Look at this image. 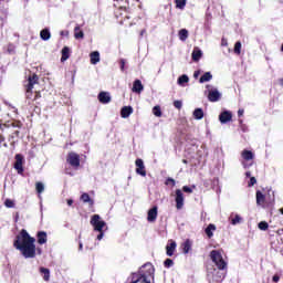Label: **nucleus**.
<instances>
[{"label": "nucleus", "instance_id": "nucleus-1", "mask_svg": "<svg viewBox=\"0 0 283 283\" xmlns=\"http://www.w3.org/2000/svg\"><path fill=\"white\" fill-rule=\"evenodd\" d=\"M36 239L28 233V230L22 229L13 241V247L20 251L25 259L36 258V251L41 255V249H36Z\"/></svg>", "mask_w": 283, "mask_h": 283}, {"label": "nucleus", "instance_id": "nucleus-2", "mask_svg": "<svg viewBox=\"0 0 283 283\" xmlns=\"http://www.w3.org/2000/svg\"><path fill=\"white\" fill-rule=\"evenodd\" d=\"M210 260L216 264L219 271H224L227 269V261L222 258V253L219 250H212L210 252Z\"/></svg>", "mask_w": 283, "mask_h": 283}, {"label": "nucleus", "instance_id": "nucleus-3", "mask_svg": "<svg viewBox=\"0 0 283 283\" xmlns=\"http://www.w3.org/2000/svg\"><path fill=\"white\" fill-rule=\"evenodd\" d=\"M21 127H23V124L19 120L12 122L11 123V127H7V129L4 130V134H10L9 138H19V129H21ZM14 128H17L14 130Z\"/></svg>", "mask_w": 283, "mask_h": 283}, {"label": "nucleus", "instance_id": "nucleus-4", "mask_svg": "<svg viewBox=\"0 0 283 283\" xmlns=\"http://www.w3.org/2000/svg\"><path fill=\"white\" fill-rule=\"evenodd\" d=\"M66 163L71 165L74 169H78L81 167V155L74 151L67 154Z\"/></svg>", "mask_w": 283, "mask_h": 283}, {"label": "nucleus", "instance_id": "nucleus-5", "mask_svg": "<svg viewBox=\"0 0 283 283\" xmlns=\"http://www.w3.org/2000/svg\"><path fill=\"white\" fill-rule=\"evenodd\" d=\"M14 158L15 161L13 164V168L15 169L17 174H19V176H23V171H25V169L23 168L25 158L21 154H17Z\"/></svg>", "mask_w": 283, "mask_h": 283}, {"label": "nucleus", "instance_id": "nucleus-6", "mask_svg": "<svg viewBox=\"0 0 283 283\" xmlns=\"http://www.w3.org/2000/svg\"><path fill=\"white\" fill-rule=\"evenodd\" d=\"M91 224L94 228V231H103L106 223L105 221L101 220L99 214H93L91 218Z\"/></svg>", "mask_w": 283, "mask_h": 283}, {"label": "nucleus", "instance_id": "nucleus-7", "mask_svg": "<svg viewBox=\"0 0 283 283\" xmlns=\"http://www.w3.org/2000/svg\"><path fill=\"white\" fill-rule=\"evenodd\" d=\"M175 202L176 209L180 210L185 207V193L180 189H176L175 191Z\"/></svg>", "mask_w": 283, "mask_h": 283}, {"label": "nucleus", "instance_id": "nucleus-8", "mask_svg": "<svg viewBox=\"0 0 283 283\" xmlns=\"http://www.w3.org/2000/svg\"><path fill=\"white\" fill-rule=\"evenodd\" d=\"M220 98H222V94L218 88H212L208 92V101H210V103H218Z\"/></svg>", "mask_w": 283, "mask_h": 283}, {"label": "nucleus", "instance_id": "nucleus-9", "mask_svg": "<svg viewBox=\"0 0 283 283\" xmlns=\"http://www.w3.org/2000/svg\"><path fill=\"white\" fill-rule=\"evenodd\" d=\"M135 165H136V174H138V176H147V170L145 169V161H143V159L137 158L135 160Z\"/></svg>", "mask_w": 283, "mask_h": 283}, {"label": "nucleus", "instance_id": "nucleus-10", "mask_svg": "<svg viewBox=\"0 0 283 283\" xmlns=\"http://www.w3.org/2000/svg\"><path fill=\"white\" fill-rule=\"evenodd\" d=\"M157 218H158V206H154L151 209L148 210L147 221L156 222Z\"/></svg>", "mask_w": 283, "mask_h": 283}, {"label": "nucleus", "instance_id": "nucleus-11", "mask_svg": "<svg viewBox=\"0 0 283 283\" xmlns=\"http://www.w3.org/2000/svg\"><path fill=\"white\" fill-rule=\"evenodd\" d=\"M34 85H39V75L33 73L28 78V84L24 87H29V90H34Z\"/></svg>", "mask_w": 283, "mask_h": 283}, {"label": "nucleus", "instance_id": "nucleus-12", "mask_svg": "<svg viewBox=\"0 0 283 283\" xmlns=\"http://www.w3.org/2000/svg\"><path fill=\"white\" fill-rule=\"evenodd\" d=\"M233 118V114L229 111H224L219 115V120L222 124L231 122Z\"/></svg>", "mask_w": 283, "mask_h": 283}, {"label": "nucleus", "instance_id": "nucleus-13", "mask_svg": "<svg viewBox=\"0 0 283 283\" xmlns=\"http://www.w3.org/2000/svg\"><path fill=\"white\" fill-rule=\"evenodd\" d=\"M99 103L103 105H107V103H112V96H109V93L107 92H99L97 96Z\"/></svg>", "mask_w": 283, "mask_h": 283}, {"label": "nucleus", "instance_id": "nucleus-14", "mask_svg": "<svg viewBox=\"0 0 283 283\" xmlns=\"http://www.w3.org/2000/svg\"><path fill=\"white\" fill-rule=\"evenodd\" d=\"M80 200H82L84 203H87L91 209H94V199L90 198V193H82Z\"/></svg>", "mask_w": 283, "mask_h": 283}, {"label": "nucleus", "instance_id": "nucleus-15", "mask_svg": "<svg viewBox=\"0 0 283 283\" xmlns=\"http://www.w3.org/2000/svg\"><path fill=\"white\" fill-rule=\"evenodd\" d=\"M144 90L145 86H143V82H140V80H135L133 83L132 92H134L135 94H140V92H143Z\"/></svg>", "mask_w": 283, "mask_h": 283}, {"label": "nucleus", "instance_id": "nucleus-16", "mask_svg": "<svg viewBox=\"0 0 283 283\" xmlns=\"http://www.w3.org/2000/svg\"><path fill=\"white\" fill-rule=\"evenodd\" d=\"M176 241H170V243L166 245V255H168V258L174 256V253H176Z\"/></svg>", "mask_w": 283, "mask_h": 283}, {"label": "nucleus", "instance_id": "nucleus-17", "mask_svg": "<svg viewBox=\"0 0 283 283\" xmlns=\"http://www.w3.org/2000/svg\"><path fill=\"white\" fill-rule=\"evenodd\" d=\"M132 114H134V108L132 106H124L120 109L122 118H129V116H132Z\"/></svg>", "mask_w": 283, "mask_h": 283}, {"label": "nucleus", "instance_id": "nucleus-18", "mask_svg": "<svg viewBox=\"0 0 283 283\" xmlns=\"http://www.w3.org/2000/svg\"><path fill=\"white\" fill-rule=\"evenodd\" d=\"M38 244H46L48 243V232L39 231L36 233Z\"/></svg>", "mask_w": 283, "mask_h": 283}, {"label": "nucleus", "instance_id": "nucleus-19", "mask_svg": "<svg viewBox=\"0 0 283 283\" xmlns=\"http://www.w3.org/2000/svg\"><path fill=\"white\" fill-rule=\"evenodd\" d=\"M264 202H266V196L262 193V191L256 190V205L258 207H264Z\"/></svg>", "mask_w": 283, "mask_h": 283}, {"label": "nucleus", "instance_id": "nucleus-20", "mask_svg": "<svg viewBox=\"0 0 283 283\" xmlns=\"http://www.w3.org/2000/svg\"><path fill=\"white\" fill-rule=\"evenodd\" d=\"M241 158H243V160L249 161L253 160V158H255V155L253 154V151L244 149L241 153Z\"/></svg>", "mask_w": 283, "mask_h": 283}, {"label": "nucleus", "instance_id": "nucleus-21", "mask_svg": "<svg viewBox=\"0 0 283 283\" xmlns=\"http://www.w3.org/2000/svg\"><path fill=\"white\" fill-rule=\"evenodd\" d=\"M191 247H192L191 240L187 239L184 243H181L182 253L187 255V253L191 251Z\"/></svg>", "mask_w": 283, "mask_h": 283}, {"label": "nucleus", "instance_id": "nucleus-22", "mask_svg": "<svg viewBox=\"0 0 283 283\" xmlns=\"http://www.w3.org/2000/svg\"><path fill=\"white\" fill-rule=\"evenodd\" d=\"M191 56H192V61H195V63H198V61L202 59V51L196 48L193 49Z\"/></svg>", "mask_w": 283, "mask_h": 283}, {"label": "nucleus", "instance_id": "nucleus-23", "mask_svg": "<svg viewBox=\"0 0 283 283\" xmlns=\"http://www.w3.org/2000/svg\"><path fill=\"white\" fill-rule=\"evenodd\" d=\"M90 56L92 65H96L101 61V53L98 51L92 52Z\"/></svg>", "mask_w": 283, "mask_h": 283}, {"label": "nucleus", "instance_id": "nucleus-24", "mask_svg": "<svg viewBox=\"0 0 283 283\" xmlns=\"http://www.w3.org/2000/svg\"><path fill=\"white\" fill-rule=\"evenodd\" d=\"M193 118H196V120H202V118H205V111H202V108H196L193 111Z\"/></svg>", "mask_w": 283, "mask_h": 283}, {"label": "nucleus", "instance_id": "nucleus-25", "mask_svg": "<svg viewBox=\"0 0 283 283\" xmlns=\"http://www.w3.org/2000/svg\"><path fill=\"white\" fill-rule=\"evenodd\" d=\"M74 36L75 39H85V33L81 30L78 24L74 28Z\"/></svg>", "mask_w": 283, "mask_h": 283}, {"label": "nucleus", "instance_id": "nucleus-26", "mask_svg": "<svg viewBox=\"0 0 283 283\" xmlns=\"http://www.w3.org/2000/svg\"><path fill=\"white\" fill-rule=\"evenodd\" d=\"M213 231H216V224L213 223H210L206 230H205V233L206 235H208L209 239L213 238Z\"/></svg>", "mask_w": 283, "mask_h": 283}, {"label": "nucleus", "instance_id": "nucleus-27", "mask_svg": "<svg viewBox=\"0 0 283 283\" xmlns=\"http://www.w3.org/2000/svg\"><path fill=\"white\" fill-rule=\"evenodd\" d=\"M40 36H41L42 41H50V38L52 36V34L50 33V29H43L40 32Z\"/></svg>", "mask_w": 283, "mask_h": 283}, {"label": "nucleus", "instance_id": "nucleus-28", "mask_svg": "<svg viewBox=\"0 0 283 283\" xmlns=\"http://www.w3.org/2000/svg\"><path fill=\"white\" fill-rule=\"evenodd\" d=\"M40 273H41V275H43L44 282H50V269L40 268Z\"/></svg>", "mask_w": 283, "mask_h": 283}, {"label": "nucleus", "instance_id": "nucleus-29", "mask_svg": "<svg viewBox=\"0 0 283 283\" xmlns=\"http://www.w3.org/2000/svg\"><path fill=\"white\" fill-rule=\"evenodd\" d=\"M67 59H70V49L67 46H64L62 49L61 62L65 63V61H67Z\"/></svg>", "mask_w": 283, "mask_h": 283}, {"label": "nucleus", "instance_id": "nucleus-30", "mask_svg": "<svg viewBox=\"0 0 283 283\" xmlns=\"http://www.w3.org/2000/svg\"><path fill=\"white\" fill-rule=\"evenodd\" d=\"M211 78H213V75L211 74V72H206V73L199 78V83H209V81H211Z\"/></svg>", "mask_w": 283, "mask_h": 283}, {"label": "nucleus", "instance_id": "nucleus-31", "mask_svg": "<svg viewBox=\"0 0 283 283\" xmlns=\"http://www.w3.org/2000/svg\"><path fill=\"white\" fill-rule=\"evenodd\" d=\"M178 34H179L180 41H185L186 39H189V31L187 29H181Z\"/></svg>", "mask_w": 283, "mask_h": 283}, {"label": "nucleus", "instance_id": "nucleus-32", "mask_svg": "<svg viewBox=\"0 0 283 283\" xmlns=\"http://www.w3.org/2000/svg\"><path fill=\"white\" fill-rule=\"evenodd\" d=\"M176 8L179 10H185V7L187 6V0H175Z\"/></svg>", "mask_w": 283, "mask_h": 283}, {"label": "nucleus", "instance_id": "nucleus-33", "mask_svg": "<svg viewBox=\"0 0 283 283\" xmlns=\"http://www.w3.org/2000/svg\"><path fill=\"white\" fill-rule=\"evenodd\" d=\"M35 190H36V193H43V191H45V186L43 185V182L41 181L35 182Z\"/></svg>", "mask_w": 283, "mask_h": 283}, {"label": "nucleus", "instance_id": "nucleus-34", "mask_svg": "<svg viewBox=\"0 0 283 283\" xmlns=\"http://www.w3.org/2000/svg\"><path fill=\"white\" fill-rule=\"evenodd\" d=\"M177 83L178 85H185V83H189V76L187 75L179 76Z\"/></svg>", "mask_w": 283, "mask_h": 283}, {"label": "nucleus", "instance_id": "nucleus-35", "mask_svg": "<svg viewBox=\"0 0 283 283\" xmlns=\"http://www.w3.org/2000/svg\"><path fill=\"white\" fill-rule=\"evenodd\" d=\"M224 280V273L217 272V274L213 275V281L216 283H220Z\"/></svg>", "mask_w": 283, "mask_h": 283}, {"label": "nucleus", "instance_id": "nucleus-36", "mask_svg": "<svg viewBox=\"0 0 283 283\" xmlns=\"http://www.w3.org/2000/svg\"><path fill=\"white\" fill-rule=\"evenodd\" d=\"M242 53V42L238 41L234 44V54H241Z\"/></svg>", "mask_w": 283, "mask_h": 283}, {"label": "nucleus", "instance_id": "nucleus-37", "mask_svg": "<svg viewBox=\"0 0 283 283\" xmlns=\"http://www.w3.org/2000/svg\"><path fill=\"white\" fill-rule=\"evenodd\" d=\"M153 114H154L155 116H157L158 118H160V116H163V111L160 109V106H155V107L153 108Z\"/></svg>", "mask_w": 283, "mask_h": 283}, {"label": "nucleus", "instance_id": "nucleus-38", "mask_svg": "<svg viewBox=\"0 0 283 283\" xmlns=\"http://www.w3.org/2000/svg\"><path fill=\"white\" fill-rule=\"evenodd\" d=\"M193 189H196V185H192L191 187H189V186H184L182 187V191L185 193H193Z\"/></svg>", "mask_w": 283, "mask_h": 283}, {"label": "nucleus", "instance_id": "nucleus-39", "mask_svg": "<svg viewBox=\"0 0 283 283\" xmlns=\"http://www.w3.org/2000/svg\"><path fill=\"white\" fill-rule=\"evenodd\" d=\"M25 87V98H28L29 101H32L33 96L32 95V90L29 88V86H24Z\"/></svg>", "mask_w": 283, "mask_h": 283}, {"label": "nucleus", "instance_id": "nucleus-40", "mask_svg": "<svg viewBox=\"0 0 283 283\" xmlns=\"http://www.w3.org/2000/svg\"><path fill=\"white\" fill-rule=\"evenodd\" d=\"M4 206L7 209H14V201L12 199H6Z\"/></svg>", "mask_w": 283, "mask_h": 283}, {"label": "nucleus", "instance_id": "nucleus-41", "mask_svg": "<svg viewBox=\"0 0 283 283\" xmlns=\"http://www.w3.org/2000/svg\"><path fill=\"white\" fill-rule=\"evenodd\" d=\"M240 222H242V217H240V214H235L231 220V224H240Z\"/></svg>", "mask_w": 283, "mask_h": 283}, {"label": "nucleus", "instance_id": "nucleus-42", "mask_svg": "<svg viewBox=\"0 0 283 283\" xmlns=\"http://www.w3.org/2000/svg\"><path fill=\"white\" fill-rule=\"evenodd\" d=\"M165 185L166 186H171V187H176V179L171 178V177H168L165 181Z\"/></svg>", "mask_w": 283, "mask_h": 283}, {"label": "nucleus", "instance_id": "nucleus-43", "mask_svg": "<svg viewBox=\"0 0 283 283\" xmlns=\"http://www.w3.org/2000/svg\"><path fill=\"white\" fill-rule=\"evenodd\" d=\"M259 229H260L261 231H266V230L269 229V223H268L266 221H261V222L259 223Z\"/></svg>", "mask_w": 283, "mask_h": 283}, {"label": "nucleus", "instance_id": "nucleus-44", "mask_svg": "<svg viewBox=\"0 0 283 283\" xmlns=\"http://www.w3.org/2000/svg\"><path fill=\"white\" fill-rule=\"evenodd\" d=\"M174 265V260L171 259H166L165 262H164V266L166 269H171V266Z\"/></svg>", "mask_w": 283, "mask_h": 283}, {"label": "nucleus", "instance_id": "nucleus-45", "mask_svg": "<svg viewBox=\"0 0 283 283\" xmlns=\"http://www.w3.org/2000/svg\"><path fill=\"white\" fill-rule=\"evenodd\" d=\"M174 107H176V109H182V101H175L174 102Z\"/></svg>", "mask_w": 283, "mask_h": 283}, {"label": "nucleus", "instance_id": "nucleus-46", "mask_svg": "<svg viewBox=\"0 0 283 283\" xmlns=\"http://www.w3.org/2000/svg\"><path fill=\"white\" fill-rule=\"evenodd\" d=\"M0 147H8L4 135H0Z\"/></svg>", "mask_w": 283, "mask_h": 283}, {"label": "nucleus", "instance_id": "nucleus-47", "mask_svg": "<svg viewBox=\"0 0 283 283\" xmlns=\"http://www.w3.org/2000/svg\"><path fill=\"white\" fill-rule=\"evenodd\" d=\"M256 182H258V179H255V177H250L248 187H253L254 185H256Z\"/></svg>", "mask_w": 283, "mask_h": 283}, {"label": "nucleus", "instance_id": "nucleus-48", "mask_svg": "<svg viewBox=\"0 0 283 283\" xmlns=\"http://www.w3.org/2000/svg\"><path fill=\"white\" fill-rule=\"evenodd\" d=\"M125 59H122L120 61H119V65H120V70H122V72H125Z\"/></svg>", "mask_w": 283, "mask_h": 283}, {"label": "nucleus", "instance_id": "nucleus-49", "mask_svg": "<svg viewBox=\"0 0 283 283\" xmlns=\"http://www.w3.org/2000/svg\"><path fill=\"white\" fill-rule=\"evenodd\" d=\"M272 281H273L274 283L280 282V276H279L277 274H274L273 277H272Z\"/></svg>", "mask_w": 283, "mask_h": 283}, {"label": "nucleus", "instance_id": "nucleus-50", "mask_svg": "<svg viewBox=\"0 0 283 283\" xmlns=\"http://www.w3.org/2000/svg\"><path fill=\"white\" fill-rule=\"evenodd\" d=\"M38 98H41V93L40 92H35L33 101H38Z\"/></svg>", "mask_w": 283, "mask_h": 283}, {"label": "nucleus", "instance_id": "nucleus-51", "mask_svg": "<svg viewBox=\"0 0 283 283\" xmlns=\"http://www.w3.org/2000/svg\"><path fill=\"white\" fill-rule=\"evenodd\" d=\"M99 235H97V240H103V237L105 235V233L102 231H98Z\"/></svg>", "mask_w": 283, "mask_h": 283}, {"label": "nucleus", "instance_id": "nucleus-52", "mask_svg": "<svg viewBox=\"0 0 283 283\" xmlns=\"http://www.w3.org/2000/svg\"><path fill=\"white\" fill-rule=\"evenodd\" d=\"M238 116L241 117V116H244V109L240 108L238 111Z\"/></svg>", "mask_w": 283, "mask_h": 283}, {"label": "nucleus", "instance_id": "nucleus-53", "mask_svg": "<svg viewBox=\"0 0 283 283\" xmlns=\"http://www.w3.org/2000/svg\"><path fill=\"white\" fill-rule=\"evenodd\" d=\"M67 205H69V207H72V205H74V200H72V199H67Z\"/></svg>", "mask_w": 283, "mask_h": 283}, {"label": "nucleus", "instance_id": "nucleus-54", "mask_svg": "<svg viewBox=\"0 0 283 283\" xmlns=\"http://www.w3.org/2000/svg\"><path fill=\"white\" fill-rule=\"evenodd\" d=\"M198 76H200V71H196V72L193 73V77H195V78H198Z\"/></svg>", "mask_w": 283, "mask_h": 283}, {"label": "nucleus", "instance_id": "nucleus-55", "mask_svg": "<svg viewBox=\"0 0 283 283\" xmlns=\"http://www.w3.org/2000/svg\"><path fill=\"white\" fill-rule=\"evenodd\" d=\"M245 177H247V178H251V171H247V172H245Z\"/></svg>", "mask_w": 283, "mask_h": 283}, {"label": "nucleus", "instance_id": "nucleus-56", "mask_svg": "<svg viewBox=\"0 0 283 283\" xmlns=\"http://www.w3.org/2000/svg\"><path fill=\"white\" fill-rule=\"evenodd\" d=\"M279 83H280L281 87H283V78H280Z\"/></svg>", "mask_w": 283, "mask_h": 283}, {"label": "nucleus", "instance_id": "nucleus-57", "mask_svg": "<svg viewBox=\"0 0 283 283\" xmlns=\"http://www.w3.org/2000/svg\"><path fill=\"white\" fill-rule=\"evenodd\" d=\"M221 45H227V42L224 41V39H222Z\"/></svg>", "mask_w": 283, "mask_h": 283}, {"label": "nucleus", "instance_id": "nucleus-58", "mask_svg": "<svg viewBox=\"0 0 283 283\" xmlns=\"http://www.w3.org/2000/svg\"><path fill=\"white\" fill-rule=\"evenodd\" d=\"M83 249V243H80V250H82Z\"/></svg>", "mask_w": 283, "mask_h": 283}, {"label": "nucleus", "instance_id": "nucleus-59", "mask_svg": "<svg viewBox=\"0 0 283 283\" xmlns=\"http://www.w3.org/2000/svg\"><path fill=\"white\" fill-rule=\"evenodd\" d=\"M281 52H283V43H282V45H281Z\"/></svg>", "mask_w": 283, "mask_h": 283}, {"label": "nucleus", "instance_id": "nucleus-60", "mask_svg": "<svg viewBox=\"0 0 283 283\" xmlns=\"http://www.w3.org/2000/svg\"><path fill=\"white\" fill-rule=\"evenodd\" d=\"M206 87H207V90H209V87H211V85L208 84Z\"/></svg>", "mask_w": 283, "mask_h": 283}, {"label": "nucleus", "instance_id": "nucleus-61", "mask_svg": "<svg viewBox=\"0 0 283 283\" xmlns=\"http://www.w3.org/2000/svg\"><path fill=\"white\" fill-rule=\"evenodd\" d=\"M239 123L242 125V123H243L242 119H239Z\"/></svg>", "mask_w": 283, "mask_h": 283}, {"label": "nucleus", "instance_id": "nucleus-62", "mask_svg": "<svg viewBox=\"0 0 283 283\" xmlns=\"http://www.w3.org/2000/svg\"><path fill=\"white\" fill-rule=\"evenodd\" d=\"M126 19H129V15H126Z\"/></svg>", "mask_w": 283, "mask_h": 283}, {"label": "nucleus", "instance_id": "nucleus-63", "mask_svg": "<svg viewBox=\"0 0 283 283\" xmlns=\"http://www.w3.org/2000/svg\"><path fill=\"white\" fill-rule=\"evenodd\" d=\"M184 163H187V160H184Z\"/></svg>", "mask_w": 283, "mask_h": 283}]
</instances>
